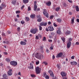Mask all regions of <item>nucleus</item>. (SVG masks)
I'll use <instances>...</instances> for the list:
<instances>
[{
    "instance_id": "nucleus-1",
    "label": "nucleus",
    "mask_w": 79,
    "mask_h": 79,
    "mask_svg": "<svg viewBox=\"0 0 79 79\" xmlns=\"http://www.w3.org/2000/svg\"><path fill=\"white\" fill-rule=\"evenodd\" d=\"M43 14L44 15L46 16V18H48L49 17V16H48L49 15L48 14V12H47V10L46 9H43Z\"/></svg>"
},
{
    "instance_id": "nucleus-2",
    "label": "nucleus",
    "mask_w": 79,
    "mask_h": 79,
    "mask_svg": "<svg viewBox=\"0 0 79 79\" xmlns=\"http://www.w3.org/2000/svg\"><path fill=\"white\" fill-rule=\"evenodd\" d=\"M10 64L14 66H16L18 64L17 62L16 61H11L10 62Z\"/></svg>"
},
{
    "instance_id": "nucleus-3",
    "label": "nucleus",
    "mask_w": 79,
    "mask_h": 79,
    "mask_svg": "<svg viewBox=\"0 0 79 79\" xmlns=\"http://www.w3.org/2000/svg\"><path fill=\"white\" fill-rule=\"evenodd\" d=\"M36 73V74H39L40 73V68L39 67H37L35 68Z\"/></svg>"
},
{
    "instance_id": "nucleus-4",
    "label": "nucleus",
    "mask_w": 79,
    "mask_h": 79,
    "mask_svg": "<svg viewBox=\"0 0 79 79\" xmlns=\"http://www.w3.org/2000/svg\"><path fill=\"white\" fill-rule=\"evenodd\" d=\"M37 31H38L37 29H32L30 31V32L31 33H33V34H36Z\"/></svg>"
},
{
    "instance_id": "nucleus-5",
    "label": "nucleus",
    "mask_w": 79,
    "mask_h": 79,
    "mask_svg": "<svg viewBox=\"0 0 79 79\" xmlns=\"http://www.w3.org/2000/svg\"><path fill=\"white\" fill-rule=\"evenodd\" d=\"M41 26H46L47 25V22H42L40 24Z\"/></svg>"
},
{
    "instance_id": "nucleus-6",
    "label": "nucleus",
    "mask_w": 79,
    "mask_h": 79,
    "mask_svg": "<svg viewBox=\"0 0 79 79\" xmlns=\"http://www.w3.org/2000/svg\"><path fill=\"white\" fill-rule=\"evenodd\" d=\"M63 56V53L60 52L56 56V58H60Z\"/></svg>"
},
{
    "instance_id": "nucleus-7",
    "label": "nucleus",
    "mask_w": 79,
    "mask_h": 79,
    "mask_svg": "<svg viewBox=\"0 0 79 79\" xmlns=\"http://www.w3.org/2000/svg\"><path fill=\"white\" fill-rule=\"evenodd\" d=\"M44 77H45L46 79H49L50 77L48 75H47L46 73H44Z\"/></svg>"
},
{
    "instance_id": "nucleus-8",
    "label": "nucleus",
    "mask_w": 79,
    "mask_h": 79,
    "mask_svg": "<svg viewBox=\"0 0 79 79\" xmlns=\"http://www.w3.org/2000/svg\"><path fill=\"white\" fill-rule=\"evenodd\" d=\"M61 75L62 76V77H64L66 76V73L64 72H62L61 73Z\"/></svg>"
},
{
    "instance_id": "nucleus-9",
    "label": "nucleus",
    "mask_w": 79,
    "mask_h": 79,
    "mask_svg": "<svg viewBox=\"0 0 79 79\" xmlns=\"http://www.w3.org/2000/svg\"><path fill=\"white\" fill-rule=\"evenodd\" d=\"M30 66L28 67L29 69H34L33 64H32V63H30Z\"/></svg>"
},
{
    "instance_id": "nucleus-10",
    "label": "nucleus",
    "mask_w": 79,
    "mask_h": 79,
    "mask_svg": "<svg viewBox=\"0 0 79 79\" xmlns=\"http://www.w3.org/2000/svg\"><path fill=\"white\" fill-rule=\"evenodd\" d=\"M40 53H37L35 55V56L37 58H39V57L40 56Z\"/></svg>"
},
{
    "instance_id": "nucleus-11",
    "label": "nucleus",
    "mask_w": 79,
    "mask_h": 79,
    "mask_svg": "<svg viewBox=\"0 0 79 79\" xmlns=\"http://www.w3.org/2000/svg\"><path fill=\"white\" fill-rule=\"evenodd\" d=\"M48 29H49V31H53V30H54V28L52 26H49L48 27Z\"/></svg>"
},
{
    "instance_id": "nucleus-12",
    "label": "nucleus",
    "mask_w": 79,
    "mask_h": 79,
    "mask_svg": "<svg viewBox=\"0 0 79 79\" xmlns=\"http://www.w3.org/2000/svg\"><path fill=\"white\" fill-rule=\"evenodd\" d=\"M71 45V42L69 41V42L67 43V48H70V47Z\"/></svg>"
},
{
    "instance_id": "nucleus-13",
    "label": "nucleus",
    "mask_w": 79,
    "mask_h": 79,
    "mask_svg": "<svg viewBox=\"0 0 79 79\" xmlns=\"http://www.w3.org/2000/svg\"><path fill=\"white\" fill-rule=\"evenodd\" d=\"M13 70L12 69H10L9 71H8V74L9 76H11L12 75V73H11V72Z\"/></svg>"
},
{
    "instance_id": "nucleus-14",
    "label": "nucleus",
    "mask_w": 79,
    "mask_h": 79,
    "mask_svg": "<svg viewBox=\"0 0 79 79\" xmlns=\"http://www.w3.org/2000/svg\"><path fill=\"white\" fill-rule=\"evenodd\" d=\"M70 64H72V65H77V62L75 61L71 62Z\"/></svg>"
},
{
    "instance_id": "nucleus-15",
    "label": "nucleus",
    "mask_w": 79,
    "mask_h": 79,
    "mask_svg": "<svg viewBox=\"0 0 79 79\" xmlns=\"http://www.w3.org/2000/svg\"><path fill=\"white\" fill-rule=\"evenodd\" d=\"M75 19V18L74 17H73L72 18V19H71V24H74V19Z\"/></svg>"
},
{
    "instance_id": "nucleus-16",
    "label": "nucleus",
    "mask_w": 79,
    "mask_h": 79,
    "mask_svg": "<svg viewBox=\"0 0 79 79\" xmlns=\"http://www.w3.org/2000/svg\"><path fill=\"white\" fill-rule=\"evenodd\" d=\"M20 44L21 45H26V43L23 41H21L20 42Z\"/></svg>"
},
{
    "instance_id": "nucleus-17",
    "label": "nucleus",
    "mask_w": 79,
    "mask_h": 79,
    "mask_svg": "<svg viewBox=\"0 0 79 79\" xmlns=\"http://www.w3.org/2000/svg\"><path fill=\"white\" fill-rule=\"evenodd\" d=\"M71 34L70 31H67L65 33V35H69V34Z\"/></svg>"
},
{
    "instance_id": "nucleus-18",
    "label": "nucleus",
    "mask_w": 79,
    "mask_h": 79,
    "mask_svg": "<svg viewBox=\"0 0 79 79\" xmlns=\"http://www.w3.org/2000/svg\"><path fill=\"white\" fill-rule=\"evenodd\" d=\"M3 77L5 79H8V78H6L7 77V75H6V74H3Z\"/></svg>"
},
{
    "instance_id": "nucleus-19",
    "label": "nucleus",
    "mask_w": 79,
    "mask_h": 79,
    "mask_svg": "<svg viewBox=\"0 0 79 79\" xmlns=\"http://www.w3.org/2000/svg\"><path fill=\"white\" fill-rule=\"evenodd\" d=\"M35 14L31 15H30V18H32V19H34V18H35Z\"/></svg>"
},
{
    "instance_id": "nucleus-20",
    "label": "nucleus",
    "mask_w": 79,
    "mask_h": 79,
    "mask_svg": "<svg viewBox=\"0 0 79 79\" xmlns=\"http://www.w3.org/2000/svg\"><path fill=\"white\" fill-rule=\"evenodd\" d=\"M23 3H27L29 2V0H23Z\"/></svg>"
},
{
    "instance_id": "nucleus-21",
    "label": "nucleus",
    "mask_w": 79,
    "mask_h": 79,
    "mask_svg": "<svg viewBox=\"0 0 79 79\" xmlns=\"http://www.w3.org/2000/svg\"><path fill=\"white\" fill-rule=\"evenodd\" d=\"M75 8L76 11H79V6H77L75 7Z\"/></svg>"
},
{
    "instance_id": "nucleus-22",
    "label": "nucleus",
    "mask_w": 79,
    "mask_h": 79,
    "mask_svg": "<svg viewBox=\"0 0 79 79\" xmlns=\"http://www.w3.org/2000/svg\"><path fill=\"white\" fill-rule=\"evenodd\" d=\"M43 58H44V56L40 54V56L39 57V59H43Z\"/></svg>"
},
{
    "instance_id": "nucleus-23",
    "label": "nucleus",
    "mask_w": 79,
    "mask_h": 79,
    "mask_svg": "<svg viewBox=\"0 0 79 79\" xmlns=\"http://www.w3.org/2000/svg\"><path fill=\"white\" fill-rule=\"evenodd\" d=\"M61 40H63V42L64 43V42H65V38H64L63 36V37H61Z\"/></svg>"
},
{
    "instance_id": "nucleus-24",
    "label": "nucleus",
    "mask_w": 79,
    "mask_h": 79,
    "mask_svg": "<svg viewBox=\"0 0 79 79\" xmlns=\"http://www.w3.org/2000/svg\"><path fill=\"white\" fill-rule=\"evenodd\" d=\"M46 5H47V6H50V5H51V2H47L46 3Z\"/></svg>"
},
{
    "instance_id": "nucleus-25",
    "label": "nucleus",
    "mask_w": 79,
    "mask_h": 79,
    "mask_svg": "<svg viewBox=\"0 0 79 79\" xmlns=\"http://www.w3.org/2000/svg\"><path fill=\"white\" fill-rule=\"evenodd\" d=\"M61 31L60 30H57L56 31L57 34H60L61 33Z\"/></svg>"
},
{
    "instance_id": "nucleus-26",
    "label": "nucleus",
    "mask_w": 79,
    "mask_h": 79,
    "mask_svg": "<svg viewBox=\"0 0 79 79\" xmlns=\"http://www.w3.org/2000/svg\"><path fill=\"white\" fill-rule=\"evenodd\" d=\"M43 64H44L45 66L48 65V63L46 61H44L43 62Z\"/></svg>"
},
{
    "instance_id": "nucleus-27",
    "label": "nucleus",
    "mask_w": 79,
    "mask_h": 79,
    "mask_svg": "<svg viewBox=\"0 0 79 79\" xmlns=\"http://www.w3.org/2000/svg\"><path fill=\"white\" fill-rule=\"evenodd\" d=\"M6 61L7 62V63H10V60L8 58H6Z\"/></svg>"
},
{
    "instance_id": "nucleus-28",
    "label": "nucleus",
    "mask_w": 79,
    "mask_h": 79,
    "mask_svg": "<svg viewBox=\"0 0 79 79\" xmlns=\"http://www.w3.org/2000/svg\"><path fill=\"white\" fill-rule=\"evenodd\" d=\"M1 7H2L3 9V8H5L6 7V5L5 4H2L1 5Z\"/></svg>"
},
{
    "instance_id": "nucleus-29",
    "label": "nucleus",
    "mask_w": 79,
    "mask_h": 79,
    "mask_svg": "<svg viewBox=\"0 0 79 79\" xmlns=\"http://www.w3.org/2000/svg\"><path fill=\"white\" fill-rule=\"evenodd\" d=\"M37 6H34V11H36V10H37Z\"/></svg>"
},
{
    "instance_id": "nucleus-30",
    "label": "nucleus",
    "mask_w": 79,
    "mask_h": 79,
    "mask_svg": "<svg viewBox=\"0 0 79 79\" xmlns=\"http://www.w3.org/2000/svg\"><path fill=\"white\" fill-rule=\"evenodd\" d=\"M50 76L52 77H54V74H53V73H51L50 74Z\"/></svg>"
},
{
    "instance_id": "nucleus-31",
    "label": "nucleus",
    "mask_w": 79,
    "mask_h": 79,
    "mask_svg": "<svg viewBox=\"0 0 79 79\" xmlns=\"http://www.w3.org/2000/svg\"><path fill=\"white\" fill-rule=\"evenodd\" d=\"M37 21H38V22H41V21H42V19L41 18L40 19H37Z\"/></svg>"
},
{
    "instance_id": "nucleus-32",
    "label": "nucleus",
    "mask_w": 79,
    "mask_h": 79,
    "mask_svg": "<svg viewBox=\"0 0 79 79\" xmlns=\"http://www.w3.org/2000/svg\"><path fill=\"white\" fill-rule=\"evenodd\" d=\"M57 21L59 23H60L61 21V19H58Z\"/></svg>"
},
{
    "instance_id": "nucleus-33",
    "label": "nucleus",
    "mask_w": 79,
    "mask_h": 79,
    "mask_svg": "<svg viewBox=\"0 0 79 79\" xmlns=\"http://www.w3.org/2000/svg\"><path fill=\"white\" fill-rule=\"evenodd\" d=\"M60 7H57L56 9V11H59V10H60Z\"/></svg>"
},
{
    "instance_id": "nucleus-34",
    "label": "nucleus",
    "mask_w": 79,
    "mask_h": 79,
    "mask_svg": "<svg viewBox=\"0 0 79 79\" xmlns=\"http://www.w3.org/2000/svg\"><path fill=\"white\" fill-rule=\"evenodd\" d=\"M25 21H29V19L28 18V17H26V18Z\"/></svg>"
},
{
    "instance_id": "nucleus-35",
    "label": "nucleus",
    "mask_w": 79,
    "mask_h": 79,
    "mask_svg": "<svg viewBox=\"0 0 79 79\" xmlns=\"http://www.w3.org/2000/svg\"><path fill=\"white\" fill-rule=\"evenodd\" d=\"M3 42L4 44H9V42L8 41H4Z\"/></svg>"
},
{
    "instance_id": "nucleus-36",
    "label": "nucleus",
    "mask_w": 79,
    "mask_h": 79,
    "mask_svg": "<svg viewBox=\"0 0 79 79\" xmlns=\"http://www.w3.org/2000/svg\"><path fill=\"white\" fill-rule=\"evenodd\" d=\"M42 26H41V25L39 26V30L40 31H42Z\"/></svg>"
},
{
    "instance_id": "nucleus-37",
    "label": "nucleus",
    "mask_w": 79,
    "mask_h": 79,
    "mask_svg": "<svg viewBox=\"0 0 79 79\" xmlns=\"http://www.w3.org/2000/svg\"><path fill=\"white\" fill-rule=\"evenodd\" d=\"M35 39L36 40H39V36H38V35L36 36Z\"/></svg>"
},
{
    "instance_id": "nucleus-38",
    "label": "nucleus",
    "mask_w": 79,
    "mask_h": 79,
    "mask_svg": "<svg viewBox=\"0 0 79 79\" xmlns=\"http://www.w3.org/2000/svg\"><path fill=\"white\" fill-rule=\"evenodd\" d=\"M31 10V7H30V6H29L28 7V11H30Z\"/></svg>"
},
{
    "instance_id": "nucleus-39",
    "label": "nucleus",
    "mask_w": 79,
    "mask_h": 79,
    "mask_svg": "<svg viewBox=\"0 0 79 79\" xmlns=\"http://www.w3.org/2000/svg\"><path fill=\"white\" fill-rule=\"evenodd\" d=\"M31 77H35V75L33 74H31Z\"/></svg>"
},
{
    "instance_id": "nucleus-40",
    "label": "nucleus",
    "mask_w": 79,
    "mask_h": 79,
    "mask_svg": "<svg viewBox=\"0 0 79 79\" xmlns=\"http://www.w3.org/2000/svg\"><path fill=\"white\" fill-rule=\"evenodd\" d=\"M38 37H39L40 38V39H41V38H42V35H41L40 34H38Z\"/></svg>"
},
{
    "instance_id": "nucleus-41",
    "label": "nucleus",
    "mask_w": 79,
    "mask_h": 79,
    "mask_svg": "<svg viewBox=\"0 0 79 79\" xmlns=\"http://www.w3.org/2000/svg\"><path fill=\"white\" fill-rule=\"evenodd\" d=\"M48 73H49V74H51V73H53V72H52V71L49 70L48 72Z\"/></svg>"
},
{
    "instance_id": "nucleus-42",
    "label": "nucleus",
    "mask_w": 79,
    "mask_h": 79,
    "mask_svg": "<svg viewBox=\"0 0 79 79\" xmlns=\"http://www.w3.org/2000/svg\"><path fill=\"white\" fill-rule=\"evenodd\" d=\"M37 2L36 1H35L34 2V6H37Z\"/></svg>"
},
{
    "instance_id": "nucleus-43",
    "label": "nucleus",
    "mask_w": 79,
    "mask_h": 79,
    "mask_svg": "<svg viewBox=\"0 0 79 79\" xmlns=\"http://www.w3.org/2000/svg\"><path fill=\"white\" fill-rule=\"evenodd\" d=\"M37 17L38 19L41 18V17H40V15H37Z\"/></svg>"
},
{
    "instance_id": "nucleus-44",
    "label": "nucleus",
    "mask_w": 79,
    "mask_h": 79,
    "mask_svg": "<svg viewBox=\"0 0 79 79\" xmlns=\"http://www.w3.org/2000/svg\"><path fill=\"white\" fill-rule=\"evenodd\" d=\"M16 3V1H13L12 2V4L13 5H15V4Z\"/></svg>"
},
{
    "instance_id": "nucleus-45",
    "label": "nucleus",
    "mask_w": 79,
    "mask_h": 79,
    "mask_svg": "<svg viewBox=\"0 0 79 79\" xmlns=\"http://www.w3.org/2000/svg\"><path fill=\"white\" fill-rule=\"evenodd\" d=\"M53 25L54 26H55V27H56L57 26V25H56L55 23H53Z\"/></svg>"
},
{
    "instance_id": "nucleus-46",
    "label": "nucleus",
    "mask_w": 79,
    "mask_h": 79,
    "mask_svg": "<svg viewBox=\"0 0 79 79\" xmlns=\"http://www.w3.org/2000/svg\"><path fill=\"white\" fill-rule=\"evenodd\" d=\"M20 30H21V29L20 28V27H18L17 28V31H20Z\"/></svg>"
},
{
    "instance_id": "nucleus-47",
    "label": "nucleus",
    "mask_w": 79,
    "mask_h": 79,
    "mask_svg": "<svg viewBox=\"0 0 79 79\" xmlns=\"http://www.w3.org/2000/svg\"><path fill=\"white\" fill-rule=\"evenodd\" d=\"M74 57H75V56H73L71 57V58L72 59H74Z\"/></svg>"
},
{
    "instance_id": "nucleus-48",
    "label": "nucleus",
    "mask_w": 79,
    "mask_h": 79,
    "mask_svg": "<svg viewBox=\"0 0 79 79\" xmlns=\"http://www.w3.org/2000/svg\"><path fill=\"white\" fill-rule=\"evenodd\" d=\"M16 13H20V11L17 10L16 12Z\"/></svg>"
},
{
    "instance_id": "nucleus-49",
    "label": "nucleus",
    "mask_w": 79,
    "mask_h": 79,
    "mask_svg": "<svg viewBox=\"0 0 79 79\" xmlns=\"http://www.w3.org/2000/svg\"><path fill=\"white\" fill-rule=\"evenodd\" d=\"M50 50H53V47L52 46H51L50 47Z\"/></svg>"
},
{
    "instance_id": "nucleus-50",
    "label": "nucleus",
    "mask_w": 79,
    "mask_h": 79,
    "mask_svg": "<svg viewBox=\"0 0 79 79\" xmlns=\"http://www.w3.org/2000/svg\"><path fill=\"white\" fill-rule=\"evenodd\" d=\"M24 5H23L21 7V9L22 10H23V8H24Z\"/></svg>"
},
{
    "instance_id": "nucleus-51",
    "label": "nucleus",
    "mask_w": 79,
    "mask_h": 79,
    "mask_svg": "<svg viewBox=\"0 0 79 79\" xmlns=\"http://www.w3.org/2000/svg\"><path fill=\"white\" fill-rule=\"evenodd\" d=\"M51 35H55V33H54L53 32H51Z\"/></svg>"
},
{
    "instance_id": "nucleus-52",
    "label": "nucleus",
    "mask_w": 79,
    "mask_h": 79,
    "mask_svg": "<svg viewBox=\"0 0 79 79\" xmlns=\"http://www.w3.org/2000/svg\"><path fill=\"white\" fill-rule=\"evenodd\" d=\"M57 67H58V68L59 69H60V65H59V64H57Z\"/></svg>"
},
{
    "instance_id": "nucleus-53",
    "label": "nucleus",
    "mask_w": 79,
    "mask_h": 79,
    "mask_svg": "<svg viewBox=\"0 0 79 79\" xmlns=\"http://www.w3.org/2000/svg\"><path fill=\"white\" fill-rule=\"evenodd\" d=\"M53 18V15H51L50 17V19H52V18Z\"/></svg>"
},
{
    "instance_id": "nucleus-54",
    "label": "nucleus",
    "mask_w": 79,
    "mask_h": 79,
    "mask_svg": "<svg viewBox=\"0 0 79 79\" xmlns=\"http://www.w3.org/2000/svg\"><path fill=\"white\" fill-rule=\"evenodd\" d=\"M48 41L49 42H52V40H49Z\"/></svg>"
},
{
    "instance_id": "nucleus-55",
    "label": "nucleus",
    "mask_w": 79,
    "mask_h": 79,
    "mask_svg": "<svg viewBox=\"0 0 79 79\" xmlns=\"http://www.w3.org/2000/svg\"><path fill=\"white\" fill-rule=\"evenodd\" d=\"M75 45H79V42H76L75 44Z\"/></svg>"
},
{
    "instance_id": "nucleus-56",
    "label": "nucleus",
    "mask_w": 79,
    "mask_h": 79,
    "mask_svg": "<svg viewBox=\"0 0 79 79\" xmlns=\"http://www.w3.org/2000/svg\"><path fill=\"white\" fill-rule=\"evenodd\" d=\"M21 23L22 24H24V21H21Z\"/></svg>"
},
{
    "instance_id": "nucleus-57",
    "label": "nucleus",
    "mask_w": 79,
    "mask_h": 79,
    "mask_svg": "<svg viewBox=\"0 0 79 79\" xmlns=\"http://www.w3.org/2000/svg\"><path fill=\"white\" fill-rule=\"evenodd\" d=\"M36 64L37 65L39 64V61H38L36 62Z\"/></svg>"
},
{
    "instance_id": "nucleus-58",
    "label": "nucleus",
    "mask_w": 79,
    "mask_h": 79,
    "mask_svg": "<svg viewBox=\"0 0 79 79\" xmlns=\"http://www.w3.org/2000/svg\"><path fill=\"white\" fill-rule=\"evenodd\" d=\"M46 52L47 53H49V50H48V49H47L46 50Z\"/></svg>"
},
{
    "instance_id": "nucleus-59",
    "label": "nucleus",
    "mask_w": 79,
    "mask_h": 79,
    "mask_svg": "<svg viewBox=\"0 0 79 79\" xmlns=\"http://www.w3.org/2000/svg\"><path fill=\"white\" fill-rule=\"evenodd\" d=\"M71 40H72V39H71V38H69V42H71Z\"/></svg>"
},
{
    "instance_id": "nucleus-60",
    "label": "nucleus",
    "mask_w": 79,
    "mask_h": 79,
    "mask_svg": "<svg viewBox=\"0 0 79 79\" xmlns=\"http://www.w3.org/2000/svg\"><path fill=\"white\" fill-rule=\"evenodd\" d=\"M54 40L55 41H56V36L55 37Z\"/></svg>"
},
{
    "instance_id": "nucleus-61",
    "label": "nucleus",
    "mask_w": 79,
    "mask_h": 79,
    "mask_svg": "<svg viewBox=\"0 0 79 79\" xmlns=\"http://www.w3.org/2000/svg\"><path fill=\"white\" fill-rule=\"evenodd\" d=\"M46 40V38L45 37H44L43 40Z\"/></svg>"
},
{
    "instance_id": "nucleus-62",
    "label": "nucleus",
    "mask_w": 79,
    "mask_h": 79,
    "mask_svg": "<svg viewBox=\"0 0 79 79\" xmlns=\"http://www.w3.org/2000/svg\"><path fill=\"white\" fill-rule=\"evenodd\" d=\"M4 55H8V53L6 52H4Z\"/></svg>"
},
{
    "instance_id": "nucleus-63",
    "label": "nucleus",
    "mask_w": 79,
    "mask_h": 79,
    "mask_svg": "<svg viewBox=\"0 0 79 79\" xmlns=\"http://www.w3.org/2000/svg\"><path fill=\"white\" fill-rule=\"evenodd\" d=\"M77 21L78 22V23H79V19H77Z\"/></svg>"
},
{
    "instance_id": "nucleus-64",
    "label": "nucleus",
    "mask_w": 79,
    "mask_h": 79,
    "mask_svg": "<svg viewBox=\"0 0 79 79\" xmlns=\"http://www.w3.org/2000/svg\"><path fill=\"white\" fill-rule=\"evenodd\" d=\"M63 79H67V78L66 77H63Z\"/></svg>"
}]
</instances>
